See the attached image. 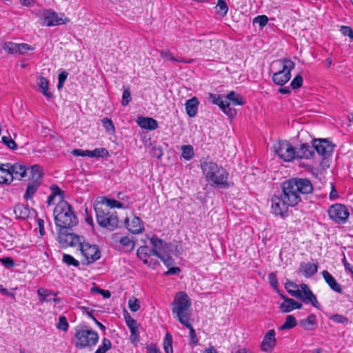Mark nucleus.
<instances>
[{"label":"nucleus","mask_w":353,"mask_h":353,"mask_svg":"<svg viewBox=\"0 0 353 353\" xmlns=\"http://www.w3.org/2000/svg\"><path fill=\"white\" fill-rule=\"evenodd\" d=\"M209 99L213 104L217 105L230 118L236 115V110L230 106V102H228L226 99L223 100L221 94L210 93Z\"/></svg>","instance_id":"4468645a"},{"label":"nucleus","mask_w":353,"mask_h":353,"mask_svg":"<svg viewBox=\"0 0 353 353\" xmlns=\"http://www.w3.org/2000/svg\"><path fill=\"white\" fill-rule=\"evenodd\" d=\"M226 100L230 101L235 105H243L245 104V101L241 94L236 93L234 91L230 92L225 97Z\"/></svg>","instance_id":"473e14b6"},{"label":"nucleus","mask_w":353,"mask_h":353,"mask_svg":"<svg viewBox=\"0 0 353 353\" xmlns=\"http://www.w3.org/2000/svg\"><path fill=\"white\" fill-rule=\"evenodd\" d=\"M268 280H269V282H270V285L276 290H277L278 292H279V289H278V281H277V278H276V275L274 272H271L270 274H269L268 275Z\"/></svg>","instance_id":"13d9d810"},{"label":"nucleus","mask_w":353,"mask_h":353,"mask_svg":"<svg viewBox=\"0 0 353 353\" xmlns=\"http://www.w3.org/2000/svg\"><path fill=\"white\" fill-rule=\"evenodd\" d=\"M42 20L43 21L42 25H45L46 26H54L64 24L70 21L67 17L65 19L59 17L58 14L52 10H44Z\"/></svg>","instance_id":"2eb2a0df"},{"label":"nucleus","mask_w":353,"mask_h":353,"mask_svg":"<svg viewBox=\"0 0 353 353\" xmlns=\"http://www.w3.org/2000/svg\"><path fill=\"white\" fill-rule=\"evenodd\" d=\"M328 214L333 221L338 224H344L350 216L347 208L341 203H335L328 209Z\"/></svg>","instance_id":"9b49d317"},{"label":"nucleus","mask_w":353,"mask_h":353,"mask_svg":"<svg viewBox=\"0 0 353 353\" xmlns=\"http://www.w3.org/2000/svg\"><path fill=\"white\" fill-rule=\"evenodd\" d=\"M5 166L10 168L14 179L23 180L25 177L28 178L30 166L28 167L19 163H5Z\"/></svg>","instance_id":"dca6fc26"},{"label":"nucleus","mask_w":353,"mask_h":353,"mask_svg":"<svg viewBox=\"0 0 353 353\" xmlns=\"http://www.w3.org/2000/svg\"><path fill=\"white\" fill-rule=\"evenodd\" d=\"M79 248L81 254L85 256L86 260V262L83 263V264L89 265L99 259L101 252L98 245L82 242Z\"/></svg>","instance_id":"ddd939ff"},{"label":"nucleus","mask_w":353,"mask_h":353,"mask_svg":"<svg viewBox=\"0 0 353 353\" xmlns=\"http://www.w3.org/2000/svg\"><path fill=\"white\" fill-rule=\"evenodd\" d=\"M172 305V312L174 317L176 318L180 323L189 329V336L192 343L194 345H197L199 339L194 327L190 323L191 314L188 312V310L191 306V302L188 294L185 292H178L175 295Z\"/></svg>","instance_id":"f03ea898"},{"label":"nucleus","mask_w":353,"mask_h":353,"mask_svg":"<svg viewBox=\"0 0 353 353\" xmlns=\"http://www.w3.org/2000/svg\"><path fill=\"white\" fill-rule=\"evenodd\" d=\"M115 241H119L125 252H131L135 247V241L129 236L119 237V233H114L112 236Z\"/></svg>","instance_id":"aec40b11"},{"label":"nucleus","mask_w":353,"mask_h":353,"mask_svg":"<svg viewBox=\"0 0 353 353\" xmlns=\"http://www.w3.org/2000/svg\"><path fill=\"white\" fill-rule=\"evenodd\" d=\"M322 276L325 281L333 291L339 294L343 293L341 285L336 281L335 278L333 277L327 270H323Z\"/></svg>","instance_id":"4be33fe9"},{"label":"nucleus","mask_w":353,"mask_h":353,"mask_svg":"<svg viewBox=\"0 0 353 353\" xmlns=\"http://www.w3.org/2000/svg\"><path fill=\"white\" fill-rule=\"evenodd\" d=\"M62 261L67 265H72L74 267H79V261L75 259L70 254H63Z\"/></svg>","instance_id":"a18cd8bd"},{"label":"nucleus","mask_w":353,"mask_h":353,"mask_svg":"<svg viewBox=\"0 0 353 353\" xmlns=\"http://www.w3.org/2000/svg\"><path fill=\"white\" fill-rule=\"evenodd\" d=\"M14 212L17 219H26L30 216V210L28 205L18 204L14 206Z\"/></svg>","instance_id":"c85d7f7f"},{"label":"nucleus","mask_w":353,"mask_h":353,"mask_svg":"<svg viewBox=\"0 0 353 353\" xmlns=\"http://www.w3.org/2000/svg\"><path fill=\"white\" fill-rule=\"evenodd\" d=\"M295 159H310L314 156L313 142L312 145L308 143H301L299 148H295Z\"/></svg>","instance_id":"a211bd4d"},{"label":"nucleus","mask_w":353,"mask_h":353,"mask_svg":"<svg viewBox=\"0 0 353 353\" xmlns=\"http://www.w3.org/2000/svg\"><path fill=\"white\" fill-rule=\"evenodd\" d=\"M37 85L40 88L41 92L48 99H52L54 95L48 90V81L42 76L39 77L37 79Z\"/></svg>","instance_id":"7c9ffc66"},{"label":"nucleus","mask_w":353,"mask_h":353,"mask_svg":"<svg viewBox=\"0 0 353 353\" xmlns=\"http://www.w3.org/2000/svg\"><path fill=\"white\" fill-rule=\"evenodd\" d=\"M126 325L130 330L131 327H137V322L128 313L124 316Z\"/></svg>","instance_id":"680f3d73"},{"label":"nucleus","mask_w":353,"mask_h":353,"mask_svg":"<svg viewBox=\"0 0 353 353\" xmlns=\"http://www.w3.org/2000/svg\"><path fill=\"white\" fill-rule=\"evenodd\" d=\"M68 76V73L66 71H62L59 73L58 77V85L57 88L59 90L63 87L64 83Z\"/></svg>","instance_id":"4d7b16f0"},{"label":"nucleus","mask_w":353,"mask_h":353,"mask_svg":"<svg viewBox=\"0 0 353 353\" xmlns=\"http://www.w3.org/2000/svg\"><path fill=\"white\" fill-rule=\"evenodd\" d=\"M341 32L344 36H347L350 39H353V30L350 26H342L341 27Z\"/></svg>","instance_id":"69168bd1"},{"label":"nucleus","mask_w":353,"mask_h":353,"mask_svg":"<svg viewBox=\"0 0 353 353\" xmlns=\"http://www.w3.org/2000/svg\"><path fill=\"white\" fill-rule=\"evenodd\" d=\"M216 9L217 14L221 17L225 16L228 11V5L224 0H218Z\"/></svg>","instance_id":"a19ab883"},{"label":"nucleus","mask_w":353,"mask_h":353,"mask_svg":"<svg viewBox=\"0 0 353 353\" xmlns=\"http://www.w3.org/2000/svg\"><path fill=\"white\" fill-rule=\"evenodd\" d=\"M43 174V169L39 164H34L30 166L28 179L29 182L23 195L25 200L28 201L33 199L34 194L42 183Z\"/></svg>","instance_id":"423d86ee"},{"label":"nucleus","mask_w":353,"mask_h":353,"mask_svg":"<svg viewBox=\"0 0 353 353\" xmlns=\"http://www.w3.org/2000/svg\"><path fill=\"white\" fill-rule=\"evenodd\" d=\"M160 259L163 261V263H164V265L168 267V268H170V266H172L174 263V260L172 258V256L169 254H162V255L160 257Z\"/></svg>","instance_id":"052dcab7"},{"label":"nucleus","mask_w":353,"mask_h":353,"mask_svg":"<svg viewBox=\"0 0 353 353\" xmlns=\"http://www.w3.org/2000/svg\"><path fill=\"white\" fill-rule=\"evenodd\" d=\"M280 295L284 301L280 305V309L283 312L287 313L291 312L294 309H301L302 307V304L301 303L283 294H280Z\"/></svg>","instance_id":"6ab92c4d"},{"label":"nucleus","mask_w":353,"mask_h":353,"mask_svg":"<svg viewBox=\"0 0 353 353\" xmlns=\"http://www.w3.org/2000/svg\"><path fill=\"white\" fill-rule=\"evenodd\" d=\"M37 294L39 296V299L41 302H49L51 301V298H50V296L51 295L57 296L59 292H55L50 290L40 288L37 290Z\"/></svg>","instance_id":"2f4dec72"},{"label":"nucleus","mask_w":353,"mask_h":353,"mask_svg":"<svg viewBox=\"0 0 353 353\" xmlns=\"http://www.w3.org/2000/svg\"><path fill=\"white\" fill-rule=\"evenodd\" d=\"M281 187V192L271 198V208L273 214L282 218L288 216L289 207L296 206L314 191L312 182L307 178L292 177L282 182Z\"/></svg>","instance_id":"f257e3e1"},{"label":"nucleus","mask_w":353,"mask_h":353,"mask_svg":"<svg viewBox=\"0 0 353 353\" xmlns=\"http://www.w3.org/2000/svg\"><path fill=\"white\" fill-rule=\"evenodd\" d=\"M275 153L280 159L290 162L295 159V148L288 141H279L274 144Z\"/></svg>","instance_id":"9d476101"},{"label":"nucleus","mask_w":353,"mask_h":353,"mask_svg":"<svg viewBox=\"0 0 353 353\" xmlns=\"http://www.w3.org/2000/svg\"><path fill=\"white\" fill-rule=\"evenodd\" d=\"M150 242L152 247H154L157 250H159L160 252L163 251L164 249L168 246L166 242L163 241L162 239H159L155 235L150 239Z\"/></svg>","instance_id":"72a5a7b5"},{"label":"nucleus","mask_w":353,"mask_h":353,"mask_svg":"<svg viewBox=\"0 0 353 353\" xmlns=\"http://www.w3.org/2000/svg\"><path fill=\"white\" fill-rule=\"evenodd\" d=\"M199 104V99L196 97H194L186 101L185 104V110L187 114L190 117H194L196 115Z\"/></svg>","instance_id":"393cba45"},{"label":"nucleus","mask_w":353,"mask_h":353,"mask_svg":"<svg viewBox=\"0 0 353 353\" xmlns=\"http://www.w3.org/2000/svg\"><path fill=\"white\" fill-rule=\"evenodd\" d=\"M181 272V269L178 267H172L170 268L169 270L164 273L165 276L169 275H177Z\"/></svg>","instance_id":"774afa93"},{"label":"nucleus","mask_w":353,"mask_h":353,"mask_svg":"<svg viewBox=\"0 0 353 353\" xmlns=\"http://www.w3.org/2000/svg\"><path fill=\"white\" fill-rule=\"evenodd\" d=\"M181 156L187 161H190L194 157V149L191 145H184L181 146Z\"/></svg>","instance_id":"c9c22d12"},{"label":"nucleus","mask_w":353,"mask_h":353,"mask_svg":"<svg viewBox=\"0 0 353 353\" xmlns=\"http://www.w3.org/2000/svg\"><path fill=\"white\" fill-rule=\"evenodd\" d=\"M125 223L128 230L133 234H139L144 230L142 221L138 216H134L130 223H129V219H126Z\"/></svg>","instance_id":"412c9836"},{"label":"nucleus","mask_w":353,"mask_h":353,"mask_svg":"<svg viewBox=\"0 0 353 353\" xmlns=\"http://www.w3.org/2000/svg\"><path fill=\"white\" fill-rule=\"evenodd\" d=\"M299 325L307 331L315 329L317 325L316 316L314 314H310L306 319H301Z\"/></svg>","instance_id":"bb28decb"},{"label":"nucleus","mask_w":353,"mask_h":353,"mask_svg":"<svg viewBox=\"0 0 353 353\" xmlns=\"http://www.w3.org/2000/svg\"><path fill=\"white\" fill-rule=\"evenodd\" d=\"M68 323L66 317L65 316H61L59 318V322L57 325V327L59 330H63V331H67L68 329Z\"/></svg>","instance_id":"8fccbe9b"},{"label":"nucleus","mask_w":353,"mask_h":353,"mask_svg":"<svg viewBox=\"0 0 353 353\" xmlns=\"http://www.w3.org/2000/svg\"><path fill=\"white\" fill-rule=\"evenodd\" d=\"M192 41L195 43V46L199 47L200 49H201L202 48L204 49H208L212 46V40L205 36L203 37V38L200 39L192 40Z\"/></svg>","instance_id":"58836bf2"},{"label":"nucleus","mask_w":353,"mask_h":353,"mask_svg":"<svg viewBox=\"0 0 353 353\" xmlns=\"http://www.w3.org/2000/svg\"><path fill=\"white\" fill-rule=\"evenodd\" d=\"M0 261L7 268H11L14 266V260L11 257H3L0 259Z\"/></svg>","instance_id":"0e129e2a"},{"label":"nucleus","mask_w":353,"mask_h":353,"mask_svg":"<svg viewBox=\"0 0 353 353\" xmlns=\"http://www.w3.org/2000/svg\"><path fill=\"white\" fill-rule=\"evenodd\" d=\"M303 77L301 74L296 75L291 81L290 86L292 89H298L302 86L303 84Z\"/></svg>","instance_id":"3c124183"},{"label":"nucleus","mask_w":353,"mask_h":353,"mask_svg":"<svg viewBox=\"0 0 353 353\" xmlns=\"http://www.w3.org/2000/svg\"><path fill=\"white\" fill-rule=\"evenodd\" d=\"M128 307L132 312H137L140 308L139 301L136 298H132L128 301Z\"/></svg>","instance_id":"5fc2aeb1"},{"label":"nucleus","mask_w":353,"mask_h":353,"mask_svg":"<svg viewBox=\"0 0 353 353\" xmlns=\"http://www.w3.org/2000/svg\"><path fill=\"white\" fill-rule=\"evenodd\" d=\"M160 55L161 59L164 60H170L172 61H176V62H183L185 63H190L192 62V60H184L183 59H178L175 58L173 55V54L168 50H161L160 52Z\"/></svg>","instance_id":"f704fd0d"},{"label":"nucleus","mask_w":353,"mask_h":353,"mask_svg":"<svg viewBox=\"0 0 353 353\" xmlns=\"http://www.w3.org/2000/svg\"><path fill=\"white\" fill-rule=\"evenodd\" d=\"M112 348V343L111 341L107 339L103 338L102 340V343L98 347L94 353H106L107 351Z\"/></svg>","instance_id":"79ce46f5"},{"label":"nucleus","mask_w":353,"mask_h":353,"mask_svg":"<svg viewBox=\"0 0 353 353\" xmlns=\"http://www.w3.org/2000/svg\"><path fill=\"white\" fill-rule=\"evenodd\" d=\"M50 190L51 191V194L54 196H59L61 201H64L65 198V192L62 190L57 184H52L50 186Z\"/></svg>","instance_id":"49530a36"},{"label":"nucleus","mask_w":353,"mask_h":353,"mask_svg":"<svg viewBox=\"0 0 353 353\" xmlns=\"http://www.w3.org/2000/svg\"><path fill=\"white\" fill-rule=\"evenodd\" d=\"M138 124L141 128L149 130H154L158 128L157 120L150 117H139Z\"/></svg>","instance_id":"cd10ccee"},{"label":"nucleus","mask_w":353,"mask_h":353,"mask_svg":"<svg viewBox=\"0 0 353 353\" xmlns=\"http://www.w3.org/2000/svg\"><path fill=\"white\" fill-rule=\"evenodd\" d=\"M318 268V263H311L302 262L300 264L299 271L305 278H310L317 272Z\"/></svg>","instance_id":"5701e85b"},{"label":"nucleus","mask_w":353,"mask_h":353,"mask_svg":"<svg viewBox=\"0 0 353 353\" xmlns=\"http://www.w3.org/2000/svg\"><path fill=\"white\" fill-rule=\"evenodd\" d=\"M58 240L62 248L74 247L80 245L82 240H84L83 236L77 235L74 233L68 232L67 230H59L58 232Z\"/></svg>","instance_id":"f8f14e48"},{"label":"nucleus","mask_w":353,"mask_h":353,"mask_svg":"<svg viewBox=\"0 0 353 353\" xmlns=\"http://www.w3.org/2000/svg\"><path fill=\"white\" fill-rule=\"evenodd\" d=\"M1 141L5 145H6L10 150H15L17 149V143L12 139L10 134L8 136L2 137Z\"/></svg>","instance_id":"37998d69"},{"label":"nucleus","mask_w":353,"mask_h":353,"mask_svg":"<svg viewBox=\"0 0 353 353\" xmlns=\"http://www.w3.org/2000/svg\"><path fill=\"white\" fill-rule=\"evenodd\" d=\"M150 153L153 157H156L159 159H161L162 157V156L163 155V152L162 149L160 148H156V147L152 148Z\"/></svg>","instance_id":"338daca9"},{"label":"nucleus","mask_w":353,"mask_h":353,"mask_svg":"<svg viewBox=\"0 0 353 353\" xmlns=\"http://www.w3.org/2000/svg\"><path fill=\"white\" fill-rule=\"evenodd\" d=\"M268 22V18L266 15H259L254 18L253 23H259V26L263 28Z\"/></svg>","instance_id":"603ef678"},{"label":"nucleus","mask_w":353,"mask_h":353,"mask_svg":"<svg viewBox=\"0 0 353 353\" xmlns=\"http://www.w3.org/2000/svg\"><path fill=\"white\" fill-rule=\"evenodd\" d=\"M201 168L206 181L212 186L228 188L229 173L227 170L212 161H201Z\"/></svg>","instance_id":"7ed1b4c3"},{"label":"nucleus","mask_w":353,"mask_h":353,"mask_svg":"<svg viewBox=\"0 0 353 353\" xmlns=\"http://www.w3.org/2000/svg\"><path fill=\"white\" fill-rule=\"evenodd\" d=\"M330 319L332 321L341 323L343 325H347L349 323V319L346 316L339 314H335L330 316Z\"/></svg>","instance_id":"de8ad7c7"},{"label":"nucleus","mask_w":353,"mask_h":353,"mask_svg":"<svg viewBox=\"0 0 353 353\" xmlns=\"http://www.w3.org/2000/svg\"><path fill=\"white\" fill-rule=\"evenodd\" d=\"M274 330H269L265 334L263 339L260 344L261 351L265 352H271L276 345Z\"/></svg>","instance_id":"f3484780"},{"label":"nucleus","mask_w":353,"mask_h":353,"mask_svg":"<svg viewBox=\"0 0 353 353\" xmlns=\"http://www.w3.org/2000/svg\"><path fill=\"white\" fill-rule=\"evenodd\" d=\"M14 180V176L10 168H7L4 164L0 166V183L1 184H10Z\"/></svg>","instance_id":"a878e982"},{"label":"nucleus","mask_w":353,"mask_h":353,"mask_svg":"<svg viewBox=\"0 0 353 353\" xmlns=\"http://www.w3.org/2000/svg\"><path fill=\"white\" fill-rule=\"evenodd\" d=\"M17 53L23 54L28 50H32L33 48L27 43H17Z\"/></svg>","instance_id":"e2e57ef3"},{"label":"nucleus","mask_w":353,"mask_h":353,"mask_svg":"<svg viewBox=\"0 0 353 353\" xmlns=\"http://www.w3.org/2000/svg\"><path fill=\"white\" fill-rule=\"evenodd\" d=\"M76 347L81 349L95 346L99 341V335L92 330H80L75 333Z\"/></svg>","instance_id":"6e6552de"},{"label":"nucleus","mask_w":353,"mask_h":353,"mask_svg":"<svg viewBox=\"0 0 353 353\" xmlns=\"http://www.w3.org/2000/svg\"><path fill=\"white\" fill-rule=\"evenodd\" d=\"M132 99L130 89L129 87L124 88L122 94V105H127Z\"/></svg>","instance_id":"09e8293b"},{"label":"nucleus","mask_w":353,"mask_h":353,"mask_svg":"<svg viewBox=\"0 0 353 353\" xmlns=\"http://www.w3.org/2000/svg\"><path fill=\"white\" fill-rule=\"evenodd\" d=\"M81 310L85 312L88 316L93 320V321L95 323V324L100 328L101 330L105 332V326L103 325L101 322H99L93 315L94 310H90L89 307L82 306L80 307Z\"/></svg>","instance_id":"4c0bfd02"},{"label":"nucleus","mask_w":353,"mask_h":353,"mask_svg":"<svg viewBox=\"0 0 353 353\" xmlns=\"http://www.w3.org/2000/svg\"><path fill=\"white\" fill-rule=\"evenodd\" d=\"M94 203L99 204V206L105 205L112 208H117L119 209L125 208L124 204L120 201H118L113 199H109L105 196H101L97 198Z\"/></svg>","instance_id":"b1692460"},{"label":"nucleus","mask_w":353,"mask_h":353,"mask_svg":"<svg viewBox=\"0 0 353 353\" xmlns=\"http://www.w3.org/2000/svg\"><path fill=\"white\" fill-rule=\"evenodd\" d=\"M53 214L54 223L59 230L71 229L79 223L73 208L66 201H61L56 205Z\"/></svg>","instance_id":"20e7f679"},{"label":"nucleus","mask_w":353,"mask_h":353,"mask_svg":"<svg viewBox=\"0 0 353 353\" xmlns=\"http://www.w3.org/2000/svg\"><path fill=\"white\" fill-rule=\"evenodd\" d=\"M96 219L98 225L110 231H113L119 227V217L117 212H110L109 209L99 206L94 203Z\"/></svg>","instance_id":"39448f33"},{"label":"nucleus","mask_w":353,"mask_h":353,"mask_svg":"<svg viewBox=\"0 0 353 353\" xmlns=\"http://www.w3.org/2000/svg\"><path fill=\"white\" fill-rule=\"evenodd\" d=\"M297 325V321L292 315H288L284 323L280 327L281 330H289L294 327Z\"/></svg>","instance_id":"e433bc0d"},{"label":"nucleus","mask_w":353,"mask_h":353,"mask_svg":"<svg viewBox=\"0 0 353 353\" xmlns=\"http://www.w3.org/2000/svg\"><path fill=\"white\" fill-rule=\"evenodd\" d=\"M17 43L11 42V41H7L3 43V50L6 52L8 54H17Z\"/></svg>","instance_id":"c03bdc74"},{"label":"nucleus","mask_w":353,"mask_h":353,"mask_svg":"<svg viewBox=\"0 0 353 353\" xmlns=\"http://www.w3.org/2000/svg\"><path fill=\"white\" fill-rule=\"evenodd\" d=\"M312 142L314 150L323 158L321 165L328 167L325 164L327 162V159L332 155L335 145L327 139H314Z\"/></svg>","instance_id":"1a4fd4ad"},{"label":"nucleus","mask_w":353,"mask_h":353,"mask_svg":"<svg viewBox=\"0 0 353 353\" xmlns=\"http://www.w3.org/2000/svg\"><path fill=\"white\" fill-rule=\"evenodd\" d=\"M109 156L108 151L104 148H98L94 150V157H107Z\"/></svg>","instance_id":"6e6d98bb"},{"label":"nucleus","mask_w":353,"mask_h":353,"mask_svg":"<svg viewBox=\"0 0 353 353\" xmlns=\"http://www.w3.org/2000/svg\"><path fill=\"white\" fill-rule=\"evenodd\" d=\"M301 301L306 304L311 303L314 307L317 309H320L321 307V305L319 303L316 296L310 290L302 293Z\"/></svg>","instance_id":"c756f323"},{"label":"nucleus","mask_w":353,"mask_h":353,"mask_svg":"<svg viewBox=\"0 0 353 353\" xmlns=\"http://www.w3.org/2000/svg\"><path fill=\"white\" fill-rule=\"evenodd\" d=\"M163 349L165 353H173L172 350V336L167 332L163 341Z\"/></svg>","instance_id":"ea45409f"},{"label":"nucleus","mask_w":353,"mask_h":353,"mask_svg":"<svg viewBox=\"0 0 353 353\" xmlns=\"http://www.w3.org/2000/svg\"><path fill=\"white\" fill-rule=\"evenodd\" d=\"M148 251H149V248L148 246H141L137 251V255L139 259L149 257V253Z\"/></svg>","instance_id":"bf43d9fd"},{"label":"nucleus","mask_w":353,"mask_h":353,"mask_svg":"<svg viewBox=\"0 0 353 353\" xmlns=\"http://www.w3.org/2000/svg\"><path fill=\"white\" fill-rule=\"evenodd\" d=\"M277 62L280 64L281 70L274 72L272 75V81L279 85H283L291 78V71L295 67V63L290 59H281Z\"/></svg>","instance_id":"0eeeda50"},{"label":"nucleus","mask_w":353,"mask_h":353,"mask_svg":"<svg viewBox=\"0 0 353 353\" xmlns=\"http://www.w3.org/2000/svg\"><path fill=\"white\" fill-rule=\"evenodd\" d=\"M103 127L108 132H114V125L111 119L105 117L101 120Z\"/></svg>","instance_id":"864d4df0"}]
</instances>
